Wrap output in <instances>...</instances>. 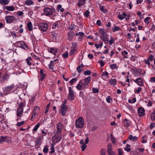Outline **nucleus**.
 <instances>
[{
  "label": "nucleus",
  "instance_id": "10",
  "mask_svg": "<svg viewBox=\"0 0 155 155\" xmlns=\"http://www.w3.org/2000/svg\"><path fill=\"white\" fill-rule=\"evenodd\" d=\"M72 45H74V46H72L71 48V51L69 53V55L71 56L72 54H75L76 51V47L75 46L76 45V43L75 42L72 43Z\"/></svg>",
  "mask_w": 155,
  "mask_h": 155
},
{
  "label": "nucleus",
  "instance_id": "8",
  "mask_svg": "<svg viewBox=\"0 0 155 155\" xmlns=\"http://www.w3.org/2000/svg\"><path fill=\"white\" fill-rule=\"evenodd\" d=\"M44 12V14L47 16L51 15L53 14L52 10L48 8H45Z\"/></svg>",
  "mask_w": 155,
  "mask_h": 155
},
{
  "label": "nucleus",
  "instance_id": "22",
  "mask_svg": "<svg viewBox=\"0 0 155 155\" xmlns=\"http://www.w3.org/2000/svg\"><path fill=\"white\" fill-rule=\"evenodd\" d=\"M100 38L103 41H105L106 43H108V38L106 37L105 35H101L100 37Z\"/></svg>",
  "mask_w": 155,
  "mask_h": 155
},
{
  "label": "nucleus",
  "instance_id": "2",
  "mask_svg": "<svg viewBox=\"0 0 155 155\" xmlns=\"http://www.w3.org/2000/svg\"><path fill=\"white\" fill-rule=\"evenodd\" d=\"M84 125V121L82 117H79L76 120L75 126L77 128H82Z\"/></svg>",
  "mask_w": 155,
  "mask_h": 155
},
{
  "label": "nucleus",
  "instance_id": "15",
  "mask_svg": "<svg viewBox=\"0 0 155 155\" xmlns=\"http://www.w3.org/2000/svg\"><path fill=\"white\" fill-rule=\"evenodd\" d=\"M48 51L52 54L55 55V53L58 52V50L56 48H48Z\"/></svg>",
  "mask_w": 155,
  "mask_h": 155
},
{
  "label": "nucleus",
  "instance_id": "63",
  "mask_svg": "<svg viewBox=\"0 0 155 155\" xmlns=\"http://www.w3.org/2000/svg\"><path fill=\"white\" fill-rule=\"evenodd\" d=\"M153 57H154L153 55H151L149 57L148 59L149 60L152 61L153 60Z\"/></svg>",
  "mask_w": 155,
  "mask_h": 155
},
{
  "label": "nucleus",
  "instance_id": "53",
  "mask_svg": "<svg viewBox=\"0 0 155 155\" xmlns=\"http://www.w3.org/2000/svg\"><path fill=\"white\" fill-rule=\"evenodd\" d=\"M154 127H155V123H151L150 125V128L152 129Z\"/></svg>",
  "mask_w": 155,
  "mask_h": 155
},
{
  "label": "nucleus",
  "instance_id": "60",
  "mask_svg": "<svg viewBox=\"0 0 155 155\" xmlns=\"http://www.w3.org/2000/svg\"><path fill=\"white\" fill-rule=\"evenodd\" d=\"M121 54L123 55V57L125 58H126V56H125V54H126V51H124L123 52H121Z\"/></svg>",
  "mask_w": 155,
  "mask_h": 155
},
{
  "label": "nucleus",
  "instance_id": "28",
  "mask_svg": "<svg viewBox=\"0 0 155 155\" xmlns=\"http://www.w3.org/2000/svg\"><path fill=\"white\" fill-rule=\"evenodd\" d=\"M27 5H30L34 3V2L31 0H27L25 3Z\"/></svg>",
  "mask_w": 155,
  "mask_h": 155
},
{
  "label": "nucleus",
  "instance_id": "21",
  "mask_svg": "<svg viewBox=\"0 0 155 155\" xmlns=\"http://www.w3.org/2000/svg\"><path fill=\"white\" fill-rule=\"evenodd\" d=\"M128 139L133 141H136L137 140V138L136 136L133 137V136L130 135L128 137Z\"/></svg>",
  "mask_w": 155,
  "mask_h": 155
},
{
  "label": "nucleus",
  "instance_id": "39",
  "mask_svg": "<svg viewBox=\"0 0 155 155\" xmlns=\"http://www.w3.org/2000/svg\"><path fill=\"white\" fill-rule=\"evenodd\" d=\"M68 51H66L64 53L62 54L63 57L65 58H67L68 56Z\"/></svg>",
  "mask_w": 155,
  "mask_h": 155
},
{
  "label": "nucleus",
  "instance_id": "43",
  "mask_svg": "<svg viewBox=\"0 0 155 155\" xmlns=\"http://www.w3.org/2000/svg\"><path fill=\"white\" fill-rule=\"evenodd\" d=\"M141 91V88L139 87L135 91L136 93L138 94Z\"/></svg>",
  "mask_w": 155,
  "mask_h": 155
},
{
  "label": "nucleus",
  "instance_id": "35",
  "mask_svg": "<svg viewBox=\"0 0 155 155\" xmlns=\"http://www.w3.org/2000/svg\"><path fill=\"white\" fill-rule=\"evenodd\" d=\"M84 74L85 75H90L91 74V71L90 70H87L84 72Z\"/></svg>",
  "mask_w": 155,
  "mask_h": 155
},
{
  "label": "nucleus",
  "instance_id": "33",
  "mask_svg": "<svg viewBox=\"0 0 155 155\" xmlns=\"http://www.w3.org/2000/svg\"><path fill=\"white\" fill-rule=\"evenodd\" d=\"M110 66V68L112 69H116L117 68V67L116 64H111Z\"/></svg>",
  "mask_w": 155,
  "mask_h": 155
},
{
  "label": "nucleus",
  "instance_id": "7",
  "mask_svg": "<svg viewBox=\"0 0 155 155\" xmlns=\"http://www.w3.org/2000/svg\"><path fill=\"white\" fill-rule=\"evenodd\" d=\"M5 19L6 20L7 23H10L13 21L15 20L16 19L15 17L12 16L8 15L6 16Z\"/></svg>",
  "mask_w": 155,
  "mask_h": 155
},
{
  "label": "nucleus",
  "instance_id": "54",
  "mask_svg": "<svg viewBox=\"0 0 155 155\" xmlns=\"http://www.w3.org/2000/svg\"><path fill=\"white\" fill-rule=\"evenodd\" d=\"M24 103L23 102L21 103L19 105L18 107V108L23 109V107L24 106Z\"/></svg>",
  "mask_w": 155,
  "mask_h": 155
},
{
  "label": "nucleus",
  "instance_id": "5",
  "mask_svg": "<svg viewBox=\"0 0 155 155\" xmlns=\"http://www.w3.org/2000/svg\"><path fill=\"white\" fill-rule=\"evenodd\" d=\"M61 133L59 134L57 131V133L55 134V135L52 137V139H54V141L57 143L61 140Z\"/></svg>",
  "mask_w": 155,
  "mask_h": 155
},
{
  "label": "nucleus",
  "instance_id": "57",
  "mask_svg": "<svg viewBox=\"0 0 155 155\" xmlns=\"http://www.w3.org/2000/svg\"><path fill=\"white\" fill-rule=\"evenodd\" d=\"M58 24L56 22L54 23V25L52 26V28L54 29L56 27H58Z\"/></svg>",
  "mask_w": 155,
  "mask_h": 155
},
{
  "label": "nucleus",
  "instance_id": "64",
  "mask_svg": "<svg viewBox=\"0 0 155 155\" xmlns=\"http://www.w3.org/2000/svg\"><path fill=\"white\" fill-rule=\"evenodd\" d=\"M150 81L151 82H155V77H152L150 78Z\"/></svg>",
  "mask_w": 155,
  "mask_h": 155
},
{
  "label": "nucleus",
  "instance_id": "51",
  "mask_svg": "<svg viewBox=\"0 0 155 155\" xmlns=\"http://www.w3.org/2000/svg\"><path fill=\"white\" fill-rule=\"evenodd\" d=\"M150 17H147L144 20V21L146 23L147 22V24L149 23V22L148 21L150 19Z\"/></svg>",
  "mask_w": 155,
  "mask_h": 155
},
{
  "label": "nucleus",
  "instance_id": "6",
  "mask_svg": "<svg viewBox=\"0 0 155 155\" xmlns=\"http://www.w3.org/2000/svg\"><path fill=\"white\" fill-rule=\"evenodd\" d=\"M68 107L66 105L62 104L61 107L60 113L63 115H64L68 110Z\"/></svg>",
  "mask_w": 155,
  "mask_h": 155
},
{
  "label": "nucleus",
  "instance_id": "55",
  "mask_svg": "<svg viewBox=\"0 0 155 155\" xmlns=\"http://www.w3.org/2000/svg\"><path fill=\"white\" fill-rule=\"evenodd\" d=\"M23 14V13L22 11H18L17 12V15L19 16H21Z\"/></svg>",
  "mask_w": 155,
  "mask_h": 155
},
{
  "label": "nucleus",
  "instance_id": "26",
  "mask_svg": "<svg viewBox=\"0 0 155 155\" xmlns=\"http://www.w3.org/2000/svg\"><path fill=\"white\" fill-rule=\"evenodd\" d=\"M107 146L108 147L107 150V153H109L110 152H112V148L111 144H109L107 145Z\"/></svg>",
  "mask_w": 155,
  "mask_h": 155
},
{
  "label": "nucleus",
  "instance_id": "17",
  "mask_svg": "<svg viewBox=\"0 0 155 155\" xmlns=\"http://www.w3.org/2000/svg\"><path fill=\"white\" fill-rule=\"evenodd\" d=\"M14 85L12 84L10 86H6L5 87L4 91L7 92H8L11 91L14 87Z\"/></svg>",
  "mask_w": 155,
  "mask_h": 155
},
{
  "label": "nucleus",
  "instance_id": "34",
  "mask_svg": "<svg viewBox=\"0 0 155 155\" xmlns=\"http://www.w3.org/2000/svg\"><path fill=\"white\" fill-rule=\"evenodd\" d=\"M99 32L102 35H104L107 33L106 31H104V30L102 28L100 29L99 31Z\"/></svg>",
  "mask_w": 155,
  "mask_h": 155
},
{
  "label": "nucleus",
  "instance_id": "48",
  "mask_svg": "<svg viewBox=\"0 0 155 155\" xmlns=\"http://www.w3.org/2000/svg\"><path fill=\"white\" fill-rule=\"evenodd\" d=\"M79 96L80 97H82V98H84V96L83 92L80 91L79 93Z\"/></svg>",
  "mask_w": 155,
  "mask_h": 155
},
{
  "label": "nucleus",
  "instance_id": "16",
  "mask_svg": "<svg viewBox=\"0 0 155 155\" xmlns=\"http://www.w3.org/2000/svg\"><path fill=\"white\" fill-rule=\"evenodd\" d=\"M9 77V76L8 74H6L3 76V77L0 78V82L2 83H4L5 81L8 79Z\"/></svg>",
  "mask_w": 155,
  "mask_h": 155
},
{
  "label": "nucleus",
  "instance_id": "38",
  "mask_svg": "<svg viewBox=\"0 0 155 155\" xmlns=\"http://www.w3.org/2000/svg\"><path fill=\"white\" fill-rule=\"evenodd\" d=\"M43 151L45 153H47L48 152V149L47 146H45L43 150Z\"/></svg>",
  "mask_w": 155,
  "mask_h": 155
},
{
  "label": "nucleus",
  "instance_id": "36",
  "mask_svg": "<svg viewBox=\"0 0 155 155\" xmlns=\"http://www.w3.org/2000/svg\"><path fill=\"white\" fill-rule=\"evenodd\" d=\"M106 152V149H102L100 152L101 155H105Z\"/></svg>",
  "mask_w": 155,
  "mask_h": 155
},
{
  "label": "nucleus",
  "instance_id": "37",
  "mask_svg": "<svg viewBox=\"0 0 155 155\" xmlns=\"http://www.w3.org/2000/svg\"><path fill=\"white\" fill-rule=\"evenodd\" d=\"M100 10L103 12L104 13H105L107 12V9H104V7L103 6L101 7Z\"/></svg>",
  "mask_w": 155,
  "mask_h": 155
},
{
  "label": "nucleus",
  "instance_id": "18",
  "mask_svg": "<svg viewBox=\"0 0 155 155\" xmlns=\"http://www.w3.org/2000/svg\"><path fill=\"white\" fill-rule=\"evenodd\" d=\"M40 76L41 77V78L40 80L41 81H42L43 80V79L45 78V77L46 75L45 74L44 72L43 71L42 69H40Z\"/></svg>",
  "mask_w": 155,
  "mask_h": 155
},
{
  "label": "nucleus",
  "instance_id": "49",
  "mask_svg": "<svg viewBox=\"0 0 155 155\" xmlns=\"http://www.w3.org/2000/svg\"><path fill=\"white\" fill-rule=\"evenodd\" d=\"M114 40L112 38H110V40L109 41V44L110 45H111L114 42Z\"/></svg>",
  "mask_w": 155,
  "mask_h": 155
},
{
  "label": "nucleus",
  "instance_id": "9",
  "mask_svg": "<svg viewBox=\"0 0 155 155\" xmlns=\"http://www.w3.org/2000/svg\"><path fill=\"white\" fill-rule=\"evenodd\" d=\"M16 45L18 46L23 48H25V47L27 48V46L25 42L22 41H18L15 43Z\"/></svg>",
  "mask_w": 155,
  "mask_h": 155
},
{
  "label": "nucleus",
  "instance_id": "24",
  "mask_svg": "<svg viewBox=\"0 0 155 155\" xmlns=\"http://www.w3.org/2000/svg\"><path fill=\"white\" fill-rule=\"evenodd\" d=\"M27 27L28 30L30 31H31L32 30V25L31 22H28L27 24Z\"/></svg>",
  "mask_w": 155,
  "mask_h": 155
},
{
  "label": "nucleus",
  "instance_id": "27",
  "mask_svg": "<svg viewBox=\"0 0 155 155\" xmlns=\"http://www.w3.org/2000/svg\"><path fill=\"white\" fill-rule=\"evenodd\" d=\"M84 66V65L83 64H81L79 65V66L77 68V71L79 73H80L81 72L82 69L81 68H83Z\"/></svg>",
  "mask_w": 155,
  "mask_h": 155
},
{
  "label": "nucleus",
  "instance_id": "46",
  "mask_svg": "<svg viewBox=\"0 0 155 155\" xmlns=\"http://www.w3.org/2000/svg\"><path fill=\"white\" fill-rule=\"evenodd\" d=\"M122 149L120 148L118 149V155H122L123 154V152L122 151Z\"/></svg>",
  "mask_w": 155,
  "mask_h": 155
},
{
  "label": "nucleus",
  "instance_id": "50",
  "mask_svg": "<svg viewBox=\"0 0 155 155\" xmlns=\"http://www.w3.org/2000/svg\"><path fill=\"white\" fill-rule=\"evenodd\" d=\"M119 29H120V28L119 27H118L117 26H115L114 27V29H113V31L114 32H115L116 31L119 30Z\"/></svg>",
  "mask_w": 155,
  "mask_h": 155
},
{
  "label": "nucleus",
  "instance_id": "12",
  "mask_svg": "<svg viewBox=\"0 0 155 155\" xmlns=\"http://www.w3.org/2000/svg\"><path fill=\"white\" fill-rule=\"evenodd\" d=\"M63 128V125L61 123H58L57 125V131L58 134L61 133L62 129Z\"/></svg>",
  "mask_w": 155,
  "mask_h": 155
},
{
  "label": "nucleus",
  "instance_id": "47",
  "mask_svg": "<svg viewBox=\"0 0 155 155\" xmlns=\"http://www.w3.org/2000/svg\"><path fill=\"white\" fill-rule=\"evenodd\" d=\"M87 147V145L85 144H84L81 147V150L82 151H84L85 148H86Z\"/></svg>",
  "mask_w": 155,
  "mask_h": 155
},
{
  "label": "nucleus",
  "instance_id": "14",
  "mask_svg": "<svg viewBox=\"0 0 155 155\" xmlns=\"http://www.w3.org/2000/svg\"><path fill=\"white\" fill-rule=\"evenodd\" d=\"M3 9H6L10 11H12L15 10V8L12 6H5L2 7Z\"/></svg>",
  "mask_w": 155,
  "mask_h": 155
},
{
  "label": "nucleus",
  "instance_id": "41",
  "mask_svg": "<svg viewBox=\"0 0 155 155\" xmlns=\"http://www.w3.org/2000/svg\"><path fill=\"white\" fill-rule=\"evenodd\" d=\"M151 118L152 120H155V112H153L151 114Z\"/></svg>",
  "mask_w": 155,
  "mask_h": 155
},
{
  "label": "nucleus",
  "instance_id": "4",
  "mask_svg": "<svg viewBox=\"0 0 155 155\" xmlns=\"http://www.w3.org/2000/svg\"><path fill=\"white\" fill-rule=\"evenodd\" d=\"M39 29L43 31H45L48 29V25L47 23H41L38 25Z\"/></svg>",
  "mask_w": 155,
  "mask_h": 155
},
{
  "label": "nucleus",
  "instance_id": "59",
  "mask_svg": "<svg viewBox=\"0 0 155 155\" xmlns=\"http://www.w3.org/2000/svg\"><path fill=\"white\" fill-rule=\"evenodd\" d=\"M111 99V98L110 96H108L106 98L107 102L108 103H110V100Z\"/></svg>",
  "mask_w": 155,
  "mask_h": 155
},
{
  "label": "nucleus",
  "instance_id": "13",
  "mask_svg": "<svg viewBox=\"0 0 155 155\" xmlns=\"http://www.w3.org/2000/svg\"><path fill=\"white\" fill-rule=\"evenodd\" d=\"M134 81L138 85L142 86L143 84V81L140 78H138L134 80Z\"/></svg>",
  "mask_w": 155,
  "mask_h": 155
},
{
  "label": "nucleus",
  "instance_id": "1",
  "mask_svg": "<svg viewBox=\"0 0 155 155\" xmlns=\"http://www.w3.org/2000/svg\"><path fill=\"white\" fill-rule=\"evenodd\" d=\"M91 80V77L88 76L84 79L80 80L79 83L76 86V88L79 90L85 89L87 87L88 84Z\"/></svg>",
  "mask_w": 155,
  "mask_h": 155
},
{
  "label": "nucleus",
  "instance_id": "3",
  "mask_svg": "<svg viewBox=\"0 0 155 155\" xmlns=\"http://www.w3.org/2000/svg\"><path fill=\"white\" fill-rule=\"evenodd\" d=\"M69 93L68 99L71 101L74 100V94L71 87H69Z\"/></svg>",
  "mask_w": 155,
  "mask_h": 155
},
{
  "label": "nucleus",
  "instance_id": "30",
  "mask_svg": "<svg viewBox=\"0 0 155 155\" xmlns=\"http://www.w3.org/2000/svg\"><path fill=\"white\" fill-rule=\"evenodd\" d=\"M41 137H38V139L37 140L36 142L35 143V146H38L40 144V143L41 141Z\"/></svg>",
  "mask_w": 155,
  "mask_h": 155
},
{
  "label": "nucleus",
  "instance_id": "20",
  "mask_svg": "<svg viewBox=\"0 0 155 155\" xmlns=\"http://www.w3.org/2000/svg\"><path fill=\"white\" fill-rule=\"evenodd\" d=\"M126 16V13L123 12L122 14H120L118 15V17L120 20L123 19Z\"/></svg>",
  "mask_w": 155,
  "mask_h": 155
},
{
  "label": "nucleus",
  "instance_id": "61",
  "mask_svg": "<svg viewBox=\"0 0 155 155\" xmlns=\"http://www.w3.org/2000/svg\"><path fill=\"white\" fill-rule=\"evenodd\" d=\"M40 109V107L38 106H36L35 107H34L33 111L35 110L36 111V110H37L38 111V110H39Z\"/></svg>",
  "mask_w": 155,
  "mask_h": 155
},
{
  "label": "nucleus",
  "instance_id": "23",
  "mask_svg": "<svg viewBox=\"0 0 155 155\" xmlns=\"http://www.w3.org/2000/svg\"><path fill=\"white\" fill-rule=\"evenodd\" d=\"M86 0H79L78 1V6L81 7L84 4Z\"/></svg>",
  "mask_w": 155,
  "mask_h": 155
},
{
  "label": "nucleus",
  "instance_id": "45",
  "mask_svg": "<svg viewBox=\"0 0 155 155\" xmlns=\"http://www.w3.org/2000/svg\"><path fill=\"white\" fill-rule=\"evenodd\" d=\"M89 11L88 10H87L84 13V15L86 17H88L89 16Z\"/></svg>",
  "mask_w": 155,
  "mask_h": 155
},
{
  "label": "nucleus",
  "instance_id": "62",
  "mask_svg": "<svg viewBox=\"0 0 155 155\" xmlns=\"http://www.w3.org/2000/svg\"><path fill=\"white\" fill-rule=\"evenodd\" d=\"M23 109L18 108L17 112L21 114V113L23 111Z\"/></svg>",
  "mask_w": 155,
  "mask_h": 155
},
{
  "label": "nucleus",
  "instance_id": "11",
  "mask_svg": "<svg viewBox=\"0 0 155 155\" xmlns=\"http://www.w3.org/2000/svg\"><path fill=\"white\" fill-rule=\"evenodd\" d=\"M139 116L142 117L145 114V110L143 107H139L138 109Z\"/></svg>",
  "mask_w": 155,
  "mask_h": 155
},
{
  "label": "nucleus",
  "instance_id": "58",
  "mask_svg": "<svg viewBox=\"0 0 155 155\" xmlns=\"http://www.w3.org/2000/svg\"><path fill=\"white\" fill-rule=\"evenodd\" d=\"M35 99V98L34 97H32L29 100V102L30 104H31L33 103V101Z\"/></svg>",
  "mask_w": 155,
  "mask_h": 155
},
{
  "label": "nucleus",
  "instance_id": "19",
  "mask_svg": "<svg viewBox=\"0 0 155 155\" xmlns=\"http://www.w3.org/2000/svg\"><path fill=\"white\" fill-rule=\"evenodd\" d=\"M9 2L8 0H0V4L6 5H8Z\"/></svg>",
  "mask_w": 155,
  "mask_h": 155
},
{
  "label": "nucleus",
  "instance_id": "32",
  "mask_svg": "<svg viewBox=\"0 0 155 155\" xmlns=\"http://www.w3.org/2000/svg\"><path fill=\"white\" fill-rule=\"evenodd\" d=\"M40 126V124L39 123H38L37 125H36L35 127H34V128H33V131L35 132L36 131L38 128Z\"/></svg>",
  "mask_w": 155,
  "mask_h": 155
},
{
  "label": "nucleus",
  "instance_id": "40",
  "mask_svg": "<svg viewBox=\"0 0 155 155\" xmlns=\"http://www.w3.org/2000/svg\"><path fill=\"white\" fill-rule=\"evenodd\" d=\"M25 123V121H21V122H18L17 124V126L18 127H19L20 126L23 125Z\"/></svg>",
  "mask_w": 155,
  "mask_h": 155
},
{
  "label": "nucleus",
  "instance_id": "31",
  "mask_svg": "<svg viewBox=\"0 0 155 155\" xmlns=\"http://www.w3.org/2000/svg\"><path fill=\"white\" fill-rule=\"evenodd\" d=\"M6 138L7 137L6 136L3 137V136H2L0 138V143H2L3 142H5V140Z\"/></svg>",
  "mask_w": 155,
  "mask_h": 155
},
{
  "label": "nucleus",
  "instance_id": "52",
  "mask_svg": "<svg viewBox=\"0 0 155 155\" xmlns=\"http://www.w3.org/2000/svg\"><path fill=\"white\" fill-rule=\"evenodd\" d=\"M137 59V58L134 56H132L130 58V59L131 61H135Z\"/></svg>",
  "mask_w": 155,
  "mask_h": 155
},
{
  "label": "nucleus",
  "instance_id": "42",
  "mask_svg": "<svg viewBox=\"0 0 155 155\" xmlns=\"http://www.w3.org/2000/svg\"><path fill=\"white\" fill-rule=\"evenodd\" d=\"M130 146L128 144H127V151L130 152L131 150V149L130 148Z\"/></svg>",
  "mask_w": 155,
  "mask_h": 155
},
{
  "label": "nucleus",
  "instance_id": "25",
  "mask_svg": "<svg viewBox=\"0 0 155 155\" xmlns=\"http://www.w3.org/2000/svg\"><path fill=\"white\" fill-rule=\"evenodd\" d=\"M74 35V32L70 31L69 32L68 35L70 39H72Z\"/></svg>",
  "mask_w": 155,
  "mask_h": 155
},
{
  "label": "nucleus",
  "instance_id": "29",
  "mask_svg": "<svg viewBox=\"0 0 155 155\" xmlns=\"http://www.w3.org/2000/svg\"><path fill=\"white\" fill-rule=\"evenodd\" d=\"M110 83L112 85H115L116 84L117 81L115 79H111L109 81Z\"/></svg>",
  "mask_w": 155,
  "mask_h": 155
},
{
  "label": "nucleus",
  "instance_id": "56",
  "mask_svg": "<svg viewBox=\"0 0 155 155\" xmlns=\"http://www.w3.org/2000/svg\"><path fill=\"white\" fill-rule=\"evenodd\" d=\"M98 62H100V63L101 64V67H102L105 64L104 62H103V61L102 60H101V61H99Z\"/></svg>",
  "mask_w": 155,
  "mask_h": 155
},
{
  "label": "nucleus",
  "instance_id": "44",
  "mask_svg": "<svg viewBox=\"0 0 155 155\" xmlns=\"http://www.w3.org/2000/svg\"><path fill=\"white\" fill-rule=\"evenodd\" d=\"M92 91L94 93H97L98 92L99 90L97 88H93L92 89Z\"/></svg>",
  "mask_w": 155,
  "mask_h": 155
}]
</instances>
